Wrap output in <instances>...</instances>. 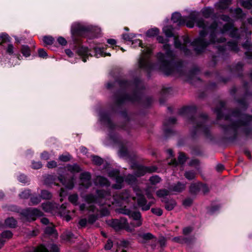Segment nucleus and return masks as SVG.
<instances>
[{"label":"nucleus","mask_w":252,"mask_h":252,"mask_svg":"<svg viewBox=\"0 0 252 252\" xmlns=\"http://www.w3.org/2000/svg\"><path fill=\"white\" fill-rule=\"evenodd\" d=\"M190 19L191 20L186 23L188 27L193 28L194 22H195L198 28L202 29L199 32V37L191 43L197 54L203 52L211 44L225 42L226 39L222 37V35L226 32H228L232 37H239L238 30L231 24H225L221 29L219 28L216 22L210 24L202 18H198V14L195 13L190 14Z\"/></svg>","instance_id":"1"},{"label":"nucleus","mask_w":252,"mask_h":252,"mask_svg":"<svg viewBox=\"0 0 252 252\" xmlns=\"http://www.w3.org/2000/svg\"><path fill=\"white\" fill-rule=\"evenodd\" d=\"M225 103L220 101L219 105L215 110L217 118L220 120L223 118L225 121L229 123L228 126H222V127L226 134L231 135L235 138L239 132L244 133L247 136L252 134V116L242 113L238 110L232 112L230 116H223L222 111Z\"/></svg>","instance_id":"2"},{"label":"nucleus","mask_w":252,"mask_h":252,"mask_svg":"<svg viewBox=\"0 0 252 252\" xmlns=\"http://www.w3.org/2000/svg\"><path fill=\"white\" fill-rule=\"evenodd\" d=\"M117 84L120 88V90L113 97L114 102L116 105L119 106L129 101L135 102L139 100L140 95L137 93V91L143 88V84L140 80L136 79L131 83L125 80H120L114 83H108L106 87L108 89H111Z\"/></svg>","instance_id":"3"},{"label":"nucleus","mask_w":252,"mask_h":252,"mask_svg":"<svg viewBox=\"0 0 252 252\" xmlns=\"http://www.w3.org/2000/svg\"><path fill=\"white\" fill-rule=\"evenodd\" d=\"M196 111L195 106H188L183 107L180 112L181 114L186 115L189 119V124L191 127L190 134L193 137L200 132L206 133L208 130L206 125L207 116L204 114L195 115Z\"/></svg>","instance_id":"4"},{"label":"nucleus","mask_w":252,"mask_h":252,"mask_svg":"<svg viewBox=\"0 0 252 252\" xmlns=\"http://www.w3.org/2000/svg\"><path fill=\"white\" fill-rule=\"evenodd\" d=\"M157 39L158 42L164 43L163 48L165 51V55L161 53L158 54V59L160 63V69L167 75L172 74L174 72L175 55L173 51L170 50V45L167 43V40L164 39L161 36H158Z\"/></svg>","instance_id":"5"},{"label":"nucleus","mask_w":252,"mask_h":252,"mask_svg":"<svg viewBox=\"0 0 252 252\" xmlns=\"http://www.w3.org/2000/svg\"><path fill=\"white\" fill-rule=\"evenodd\" d=\"M100 121L105 125L109 129V136L110 140L114 143L118 144L120 145V149L119 151L120 156L125 157L127 154V150L124 147V143L122 141L120 137L116 133H113L112 130L116 129V126L111 122L109 116L105 112L100 113Z\"/></svg>","instance_id":"6"},{"label":"nucleus","mask_w":252,"mask_h":252,"mask_svg":"<svg viewBox=\"0 0 252 252\" xmlns=\"http://www.w3.org/2000/svg\"><path fill=\"white\" fill-rule=\"evenodd\" d=\"M97 194L98 197H96L93 194H88L84 197L85 201L88 203V206H86V204H82L80 205V209L84 211L86 209L87 210L95 212L96 210L94 204H97L98 205L101 206L104 203L102 202V200L104 198H107L110 196V192L104 190H97Z\"/></svg>","instance_id":"7"},{"label":"nucleus","mask_w":252,"mask_h":252,"mask_svg":"<svg viewBox=\"0 0 252 252\" xmlns=\"http://www.w3.org/2000/svg\"><path fill=\"white\" fill-rule=\"evenodd\" d=\"M163 31L167 37H173L174 40V46L176 48L180 49L186 55H189L190 54V51L187 48V44L190 42L188 37H184V44H182L178 37L174 36L173 33V28L170 26H165L163 28Z\"/></svg>","instance_id":"8"},{"label":"nucleus","mask_w":252,"mask_h":252,"mask_svg":"<svg viewBox=\"0 0 252 252\" xmlns=\"http://www.w3.org/2000/svg\"><path fill=\"white\" fill-rule=\"evenodd\" d=\"M133 190L136 195V199L138 206L142 211L149 210L151 206L154 204V201H150L148 203L144 195L142 194V191L138 187H135Z\"/></svg>","instance_id":"9"},{"label":"nucleus","mask_w":252,"mask_h":252,"mask_svg":"<svg viewBox=\"0 0 252 252\" xmlns=\"http://www.w3.org/2000/svg\"><path fill=\"white\" fill-rule=\"evenodd\" d=\"M151 53V50L149 48H146L142 51V55L140 57L138 62L140 68L147 71H149L153 68V65L149 60Z\"/></svg>","instance_id":"10"},{"label":"nucleus","mask_w":252,"mask_h":252,"mask_svg":"<svg viewBox=\"0 0 252 252\" xmlns=\"http://www.w3.org/2000/svg\"><path fill=\"white\" fill-rule=\"evenodd\" d=\"M92 30L91 26L75 22L72 25L71 32L73 34L80 36H85L86 34Z\"/></svg>","instance_id":"11"},{"label":"nucleus","mask_w":252,"mask_h":252,"mask_svg":"<svg viewBox=\"0 0 252 252\" xmlns=\"http://www.w3.org/2000/svg\"><path fill=\"white\" fill-rule=\"evenodd\" d=\"M54 202H47L42 204V209L46 212L50 213L53 215H59L62 216V206Z\"/></svg>","instance_id":"12"},{"label":"nucleus","mask_w":252,"mask_h":252,"mask_svg":"<svg viewBox=\"0 0 252 252\" xmlns=\"http://www.w3.org/2000/svg\"><path fill=\"white\" fill-rule=\"evenodd\" d=\"M119 174V171L116 169L111 170L108 173L109 177L116 180V184H113L112 186L114 189H120L123 187L124 179Z\"/></svg>","instance_id":"13"},{"label":"nucleus","mask_w":252,"mask_h":252,"mask_svg":"<svg viewBox=\"0 0 252 252\" xmlns=\"http://www.w3.org/2000/svg\"><path fill=\"white\" fill-rule=\"evenodd\" d=\"M113 199L116 203H119L121 201L128 202L131 199L136 200V197H131L129 191L126 189L119 194L113 195Z\"/></svg>","instance_id":"14"},{"label":"nucleus","mask_w":252,"mask_h":252,"mask_svg":"<svg viewBox=\"0 0 252 252\" xmlns=\"http://www.w3.org/2000/svg\"><path fill=\"white\" fill-rule=\"evenodd\" d=\"M58 252L59 248L58 246L54 244H51L48 246V248L43 245L39 246L37 248H29L25 250V252Z\"/></svg>","instance_id":"15"},{"label":"nucleus","mask_w":252,"mask_h":252,"mask_svg":"<svg viewBox=\"0 0 252 252\" xmlns=\"http://www.w3.org/2000/svg\"><path fill=\"white\" fill-rule=\"evenodd\" d=\"M126 219L121 218L120 219H112L107 221V224L116 230L123 229L126 224Z\"/></svg>","instance_id":"16"},{"label":"nucleus","mask_w":252,"mask_h":252,"mask_svg":"<svg viewBox=\"0 0 252 252\" xmlns=\"http://www.w3.org/2000/svg\"><path fill=\"white\" fill-rule=\"evenodd\" d=\"M22 214L28 219H31L33 220L35 217L42 216V213L36 208H28L23 211Z\"/></svg>","instance_id":"17"},{"label":"nucleus","mask_w":252,"mask_h":252,"mask_svg":"<svg viewBox=\"0 0 252 252\" xmlns=\"http://www.w3.org/2000/svg\"><path fill=\"white\" fill-rule=\"evenodd\" d=\"M157 168L155 166L145 167L138 165L136 167L134 174L136 177H140L143 176L147 172L152 173L155 172Z\"/></svg>","instance_id":"18"},{"label":"nucleus","mask_w":252,"mask_h":252,"mask_svg":"<svg viewBox=\"0 0 252 252\" xmlns=\"http://www.w3.org/2000/svg\"><path fill=\"white\" fill-rule=\"evenodd\" d=\"M80 179L81 186L88 189L91 186V175L89 172L82 173L80 176Z\"/></svg>","instance_id":"19"},{"label":"nucleus","mask_w":252,"mask_h":252,"mask_svg":"<svg viewBox=\"0 0 252 252\" xmlns=\"http://www.w3.org/2000/svg\"><path fill=\"white\" fill-rule=\"evenodd\" d=\"M62 169V167H60L58 169V174L59 175H60V176H59L58 178H56L52 175H47L45 178L44 183L46 184H48V185L54 184L56 186H60V185L58 183H57V181H59L62 184H63V176L61 174H60V171Z\"/></svg>","instance_id":"20"},{"label":"nucleus","mask_w":252,"mask_h":252,"mask_svg":"<svg viewBox=\"0 0 252 252\" xmlns=\"http://www.w3.org/2000/svg\"><path fill=\"white\" fill-rule=\"evenodd\" d=\"M161 201L165 204L164 207L168 211L172 210L176 205V201L172 199L164 198L161 199Z\"/></svg>","instance_id":"21"},{"label":"nucleus","mask_w":252,"mask_h":252,"mask_svg":"<svg viewBox=\"0 0 252 252\" xmlns=\"http://www.w3.org/2000/svg\"><path fill=\"white\" fill-rule=\"evenodd\" d=\"M171 20L174 23H177L179 26L184 25L186 21V19L182 18L181 14L179 12L174 13L172 14Z\"/></svg>","instance_id":"22"},{"label":"nucleus","mask_w":252,"mask_h":252,"mask_svg":"<svg viewBox=\"0 0 252 252\" xmlns=\"http://www.w3.org/2000/svg\"><path fill=\"white\" fill-rule=\"evenodd\" d=\"M78 53L79 55L83 56L82 61L84 62H86L87 61L86 56H88V55H90L92 56V55L87 47L81 46L78 49Z\"/></svg>","instance_id":"23"},{"label":"nucleus","mask_w":252,"mask_h":252,"mask_svg":"<svg viewBox=\"0 0 252 252\" xmlns=\"http://www.w3.org/2000/svg\"><path fill=\"white\" fill-rule=\"evenodd\" d=\"M186 188V184L178 182L176 184L172 185L169 189L172 191L180 192L185 190Z\"/></svg>","instance_id":"24"},{"label":"nucleus","mask_w":252,"mask_h":252,"mask_svg":"<svg viewBox=\"0 0 252 252\" xmlns=\"http://www.w3.org/2000/svg\"><path fill=\"white\" fill-rule=\"evenodd\" d=\"M186 159L185 155L183 153H181L178 157V161L174 159L171 160L169 164L173 166H177L178 164H183L186 162Z\"/></svg>","instance_id":"25"},{"label":"nucleus","mask_w":252,"mask_h":252,"mask_svg":"<svg viewBox=\"0 0 252 252\" xmlns=\"http://www.w3.org/2000/svg\"><path fill=\"white\" fill-rule=\"evenodd\" d=\"M176 122V119L174 117L170 118L164 122V131L166 134L169 133L172 131L170 129L167 128V126L169 125L174 124Z\"/></svg>","instance_id":"26"},{"label":"nucleus","mask_w":252,"mask_h":252,"mask_svg":"<svg viewBox=\"0 0 252 252\" xmlns=\"http://www.w3.org/2000/svg\"><path fill=\"white\" fill-rule=\"evenodd\" d=\"M95 184L101 186H109L110 183L108 180L105 177L98 176L95 179Z\"/></svg>","instance_id":"27"},{"label":"nucleus","mask_w":252,"mask_h":252,"mask_svg":"<svg viewBox=\"0 0 252 252\" xmlns=\"http://www.w3.org/2000/svg\"><path fill=\"white\" fill-rule=\"evenodd\" d=\"M243 64L241 62H239L237 64L233 65L232 67L230 69L231 72L235 74L240 75L243 70Z\"/></svg>","instance_id":"28"},{"label":"nucleus","mask_w":252,"mask_h":252,"mask_svg":"<svg viewBox=\"0 0 252 252\" xmlns=\"http://www.w3.org/2000/svg\"><path fill=\"white\" fill-rule=\"evenodd\" d=\"M189 190L191 194H197L200 191V183L191 184L189 187Z\"/></svg>","instance_id":"29"},{"label":"nucleus","mask_w":252,"mask_h":252,"mask_svg":"<svg viewBox=\"0 0 252 252\" xmlns=\"http://www.w3.org/2000/svg\"><path fill=\"white\" fill-rule=\"evenodd\" d=\"M64 169L68 170L72 173H78L81 171L80 167L77 164L67 165L65 167H64Z\"/></svg>","instance_id":"30"},{"label":"nucleus","mask_w":252,"mask_h":252,"mask_svg":"<svg viewBox=\"0 0 252 252\" xmlns=\"http://www.w3.org/2000/svg\"><path fill=\"white\" fill-rule=\"evenodd\" d=\"M173 240L177 243L189 244L190 243L192 239L183 236H179L174 238Z\"/></svg>","instance_id":"31"},{"label":"nucleus","mask_w":252,"mask_h":252,"mask_svg":"<svg viewBox=\"0 0 252 252\" xmlns=\"http://www.w3.org/2000/svg\"><path fill=\"white\" fill-rule=\"evenodd\" d=\"M230 3V0H220L216 6L218 9L223 10L226 9Z\"/></svg>","instance_id":"32"},{"label":"nucleus","mask_w":252,"mask_h":252,"mask_svg":"<svg viewBox=\"0 0 252 252\" xmlns=\"http://www.w3.org/2000/svg\"><path fill=\"white\" fill-rule=\"evenodd\" d=\"M5 224L7 227L14 228L17 225V221L12 217L9 218L5 220Z\"/></svg>","instance_id":"33"},{"label":"nucleus","mask_w":252,"mask_h":252,"mask_svg":"<svg viewBox=\"0 0 252 252\" xmlns=\"http://www.w3.org/2000/svg\"><path fill=\"white\" fill-rule=\"evenodd\" d=\"M169 193V190L166 189H161L157 191V195L161 199L164 198H167L166 196L168 195Z\"/></svg>","instance_id":"34"},{"label":"nucleus","mask_w":252,"mask_h":252,"mask_svg":"<svg viewBox=\"0 0 252 252\" xmlns=\"http://www.w3.org/2000/svg\"><path fill=\"white\" fill-rule=\"evenodd\" d=\"M125 182L129 185H133L136 183V176L132 174L127 175L125 178Z\"/></svg>","instance_id":"35"},{"label":"nucleus","mask_w":252,"mask_h":252,"mask_svg":"<svg viewBox=\"0 0 252 252\" xmlns=\"http://www.w3.org/2000/svg\"><path fill=\"white\" fill-rule=\"evenodd\" d=\"M159 30L157 28H154L149 30L146 32V35L148 37H152L157 35L159 33Z\"/></svg>","instance_id":"36"},{"label":"nucleus","mask_w":252,"mask_h":252,"mask_svg":"<svg viewBox=\"0 0 252 252\" xmlns=\"http://www.w3.org/2000/svg\"><path fill=\"white\" fill-rule=\"evenodd\" d=\"M213 9L211 7H206L202 10V14L205 18L210 17L213 14Z\"/></svg>","instance_id":"37"},{"label":"nucleus","mask_w":252,"mask_h":252,"mask_svg":"<svg viewBox=\"0 0 252 252\" xmlns=\"http://www.w3.org/2000/svg\"><path fill=\"white\" fill-rule=\"evenodd\" d=\"M75 180V178L74 176H72L67 181H64V186H65V188L71 189L74 187V182Z\"/></svg>","instance_id":"38"},{"label":"nucleus","mask_w":252,"mask_h":252,"mask_svg":"<svg viewBox=\"0 0 252 252\" xmlns=\"http://www.w3.org/2000/svg\"><path fill=\"white\" fill-rule=\"evenodd\" d=\"M42 40L44 43L46 45H52L54 41V38L50 35L44 36Z\"/></svg>","instance_id":"39"},{"label":"nucleus","mask_w":252,"mask_h":252,"mask_svg":"<svg viewBox=\"0 0 252 252\" xmlns=\"http://www.w3.org/2000/svg\"><path fill=\"white\" fill-rule=\"evenodd\" d=\"M40 197L43 199H50L52 198V194L47 190H42L41 191Z\"/></svg>","instance_id":"40"},{"label":"nucleus","mask_w":252,"mask_h":252,"mask_svg":"<svg viewBox=\"0 0 252 252\" xmlns=\"http://www.w3.org/2000/svg\"><path fill=\"white\" fill-rule=\"evenodd\" d=\"M129 217L132 218L135 221L141 220V215L139 212L131 211Z\"/></svg>","instance_id":"41"},{"label":"nucleus","mask_w":252,"mask_h":252,"mask_svg":"<svg viewBox=\"0 0 252 252\" xmlns=\"http://www.w3.org/2000/svg\"><path fill=\"white\" fill-rule=\"evenodd\" d=\"M227 45L230 50L235 52L238 51V47L237 43L234 41H229L227 42Z\"/></svg>","instance_id":"42"},{"label":"nucleus","mask_w":252,"mask_h":252,"mask_svg":"<svg viewBox=\"0 0 252 252\" xmlns=\"http://www.w3.org/2000/svg\"><path fill=\"white\" fill-rule=\"evenodd\" d=\"M10 41V37L6 33H3L0 35V45L2 43L8 42Z\"/></svg>","instance_id":"43"},{"label":"nucleus","mask_w":252,"mask_h":252,"mask_svg":"<svg viewBox=\"0 0 252 252\" xmlns=\"http://www.w3.org/2000/svg\"><path fill=\"white\" fill-rule=\"evenodd\" d=\"M92 157L93 162L96 165H100L103 162V159L98 156H93Z\"/></svg>","instance_id":"44"},{"label":"nucleus","mask_w":252,"mask_h":252,"mask_svg":"<svg viewBox=\"0 0 252 252\" xmlns=\"http://www.w3.org/2000/svg\"><path fill=\"white\" fill-rule=\"evenodd\" d=\"M184 176L188 180H191L195 178V173L193 171H188L185 172Z\"/></svg>","instance_id":"45"},{"label":"nucleus","mask_w":252,"mask_h":252,"mask_svg":"<svg viewBox=\"0 0 252 252\" xmlns=\"http://www.w3.org/2000/svg\"><path fill=\"white\" fill-rule=\"evenodd\" d=\"M21 51L23 55L27 57L30 56L31 55V51L28 46H22Z\"/></svg>","instance_id":"46"},{"label":"nucleus","mask_w":252,"mask_h":252,"mask_svg":"<svg viewBox=\"0 0 252 252\" xmlns=\"http://www.w3.org/2000/svg\"><path fill=\"white\" fill-rule=\"evenodd\" d=\"M75 239L76 238L74 235L71 232H68L65 234V238L64 239L69 243H72Z\"/></svg>","instance_id":"47"},{"label":"nucleus","mask_w":252,"mask_h":252,"mask_svg":"<svg viewBox=\"0 0 252 252\" xmlns=\"http://www.w3.org/2000/svg\"><path fill=\"white\" fill-rule=\"evenodd\" d=\"M31 195V190L29 189L25 190L22 192L20 194L19 196L22 199H27Z\"/></svg>","instance_id":"48"},{"label":"nucleus","mask_w":252,"mask_h":252,"mask_svg":"<svg viewBox=\"0 0 252 252\" xmlns=\"http://www.w3.org/2000/svg\"><path fill=\"white\" fill-rule=\"evenodd\" d=\"M234 13L236 15V17L238 18H243L244 16V14L242 9L240 8L235 9L234 10Z\"/></svg>","instance_id":"49"},{"label":"nucleus","mask_w":252,"mask_h":252,"mask_svg":"<svg viewBox=\"0 0 252 252\" xmlns=\"http://www.w3.org/2000/svg\"><path fill=\"white\" fill-rule=\"evenodd\" d=\"M161 179L158 176H154L151 177L149 181L150 183L153 185H156L160 182Z\"/></svg>","instance_id":"50"},{"label":"nucleus","mask_w":252,"mask_h":252,"mask_svg":"<svg viewBox=\"0 0 252 252\" xmlns=\"http://www.w3.org/2000/svg\"><path fill=\"white\" fill-rule=\"evenodd\" d=\"M78 199V197L76 194L70 195L68 197L69 201L75 205L77 204Z\"/></svg>","instance_id":"51"},{"label":"nucleus","mask_w":252,"mask_h":252,"mask_svg":"<svg viewBox=\"0 0 252 252\" xmlns=\"http://www.w3.org/2000/svg\"><path fill=\"white\" fill-rule=\"evenodd\" d=\"M31 205H35L38 204L41 201V199L38 196H33L31 198Z\"/></svg>","instance_id":"52"},{"label":"nucleus","mask_w":252,"mask_h":252,"mask_svg":"<svg viewBox=\"0 0 252 252\" xmlns=\"http://www.w3.org/2000/svg\"><path fill=\"white\" fill-rule=\"evenodd\" d=\"M122 36L123 39L127 41H131L135 36L133 33H125Z\"/></svg>","instance_id":"53"},{"label":"nucleus","mask_w":252,"mask_h":252,"mask_svg":"<svg viewBox=\"0 0 252 252\" xmlns=\"http://www.w3.org/2000/svg\"><path fill=\"white\" fill-rule=\"evenodd\" d=\"M126 224H125L124 228L123 229H125L126 231L128 232H133L134 229H133V226H131L130 224H129L127 222V220L126 219Z\"/></svg>","instance_id":"54"},{"label":"nucleus","mask_w":252,"mask_h":252,"mask_svg":"<svg viewBox=\"0 0 252 252\" xmlns=\"http://www.w3.org/2000/svg\"><path fill=\"white\" fill-rule=\"evenodd\" d=\"M45 232L46 234L51 235V234H54L55 235H56V233L55 232V230L54 229V228L52 226H48L45 228Z\"/></svg>","instance_id":"55"},{"label":"nucleus","mask_w":252,"mask_h":252,"mask_svg":"<svg viewBox=\"0 0 252 252\" xmlns=\"http://www.w3.org/2000/svg\"><path fill=\"white\" fill-rule=\"evenodd\" d=\"M95 56L97 58H98L99 56H103V49L100 48H94V49Z\"/></svg>","instance_id":"56"},{"label":"nucleus","mask_w":252,"mask_h":252,"mask_svg":"<svg viewBox=\"0 0 252 252\" xmlns=\"http://www.w3.org/2000/svg\"><path fill=\"white\" fill-rule=\"evenodd\" d=\"M131 211L126 207L121 208L119 210V212L121 214H124L129 216Z\"/></svg>","instance_id":"57"},{"label":"nucleus","mask_w":252,"mask_h":252,"mask_svg":"<svg viewBox=\"0 0 252 252\" xmlns=\"http://www.w3.org/2000/svg\"><path fill=\"white\" fill-rule=\"evenodd\" d=\"M193 202V199L191 198L188 197L183 201V205L186 207L190 206Z\"/></svg>","instance_id":"58"},{"label":"nucleus","mask_w":252,"mask_h":252,"mask_svg":"<svg viewBox=\"0 0 252 252\" xmlns=\"http://www.w3.org/2000/svg\"><path fill=\"white\" fill-rule=\"evenodd\" d=\"M1 236L4 238H10L12 236V233L10 231L6 230L1 233Z\"/></svg>","instance_id":"59"},{"label":"nucleus","mask_w":252,"mask_h":252,"mask_svg":"<svg viewBox=\"0 0 252 252\" xmlns=\"http://www.w3.org/2000/svg\"><path fill=\"white\" fill-rule=\"evenodd\" d=\"M32 168L34 169H38L42 167V163L40 161L35 162L33 161L32 162Z\"/></svg>","instance_id":"60"},{"label":"nucleus","mask_w":252,"mask_h":252,"mask_svg":"<svg viewBox=\"0 0 252 252\" xmlns=\"http://www.w3.org/2000/svg\"><path fill=\"white\" fill-rule=\"evenodd\" d=\"M200 191H202L204 194L209 192V189L208 187L204 184L200 183Z\"/></svg>","instance_id":"61"},{"label":"nucleus","mask_w":252,"mask_h":252,"mask_svg":"<svg viewBox=\"0 0 252 252\" xmlns=\"http://www.w3.org/2000/svg\"><path fill=\"white\" fill-rule=\"evenodd\" d=\"M151 211L153 214L158 216L162 214V211L160 208H152Z\"/></svg>","instance_id":"62"},{"label":"nucleus","mask_w":252,"mask_h":252,"mask_svg":"<svg viewBox=\"0 0 252 252\" xmlns=\"http://www.w3.org/2000/svg\"><path fill=\"white\" fill-rule=\"evenodd\" d=\"M97 217L94 215H91L88 217V222L90 224L94 223L96 220Z\"/></svg>","instance_id":"63"},{"label":"nucleus","mask_w":252,"mask_h":252,"mask_svg":"<svg viewBox=\"0 0 252 252\" xmlns=\"http://www.w3.org/2000/svg\"><path fill=\"white\" fill-rule=\"evenodd\" d=\"M38 56L41 58H46L47 56L46 52L43 49H39L38 51Z\"/></svg>","instance_id":"64"}]
</instances>
